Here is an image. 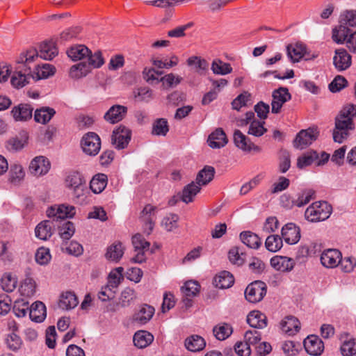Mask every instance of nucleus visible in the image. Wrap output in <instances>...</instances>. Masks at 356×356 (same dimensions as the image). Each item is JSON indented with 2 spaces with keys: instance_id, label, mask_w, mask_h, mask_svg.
Here are the masks:
<instances>
[{
  "instance_id": "nucleus-1",
  "label": "nucleus",
  "mask_w": 356,
  "mask_h": 356,
  "mask_svg": "<svg viewBox=\"0 0 356 356\" xmlns=\"http://www.w3.org/2000/svg\"><path fill=\"white\" fill-rule=\"evenodd\" d=\"M21 62L26 66V71L32 79L38 81L42 79H47L55 73V67L50 64H42L40 65V60H38V51L32 49L21 54Z\"/></svg>"
},
{
  "instance_id": "nucleus-2",
  "label": "nucleus",
  "mask_w": 356,
  "mask_h": 356,
  "mask_svg": "<svg viewBox=\"0 0 356 356\" xmlns=\"http://www.w3.org/2000/svg\"><path fill=\"white\" fill-rule=\"evenodd\" d=\"M332 211V206L327 202H315L307 208L305 217L310 222L323 221L330 217Z\"/></svg>"
},
{
  "instance_id": "nucleus-3",
  "label": "nucleus",
  "mask_w": 356,
  "mask_h": 356,
  "mask_svg": "<svg viewBox=\"0 0 356 356\" xmlns=\"http://www.w3.org/2000/svg\"><path fill=\"white\" fill-rule=\"evenodd\" d=\"M65 186L77 199L83 197L85 192L88 191L84 177L77 171H72L68 173L65 179Z\"/></svg>"
},
{
  "instance_id": "nucleus-4",
  "label": "nucleus",
  "mask_w": 356,
  "mask_h": 356,
  "mask_svg": "<svg viewBox=\"0 0 356 356\" xmlns=\"http://www.w3.org/2000/svg\"><path fill=\"white\" fill-rule=\"evenodd\" d=\"M333 40L338 44L346 42L348 49L356 53V31L353 32L343 25H339L332 30Z\"/></svg>"
},
{
  "instance_id": "nucleus-5",
  "label": "nucleus",
  "mask_w": 356,
  "mask_h": 356,
  "mask_svg": "<svg viewBox=\"0 0 356 356\" xmlns=\"http://www.w3.org/2000/svg\"><path fill=\"white\" fill-rule=\"evenodd\" d=\"M355 129L353 120L349 118H340L337 115L334 120V129L332 136L334 142L338 143H343V140L349 136V131Z\"/></svg>"
},
{
  "instance_id": "nucleus-6",
  "label": "nucleus",
  "mask_w": 356,
  "mask_h": 356,
  "mask_svg": "<svg viewBox=\"0 0 356 356\" xmlns=\"http://www.w3.org/2000/svg\"><path fill=\"white\" fill-rule=\"evenodd\" d=\"M267 291L265 282L257 280L250 283L245 290V299L252 303H257L263 300Z\"/></svg>"
},
{
  "instance_id": "nucleus-7",
  "label": "nucleus",
  "mask_w": 356,
  "mask_h": 356,
  "mask_svg": "<svg viewBox=\"0 0 356 356\" xmlns=\"http://www.w3.org/2000/svg\"><path fill=\"white\" fill-rule=\"evenodd\" d=\"M24 63L21 62V55L17 59V66L16 71L11 77V84L15 88L19 89L29 83V80L32 78V75L29 74L26 70V66H24Z\"/></svg>"
},
{
  "instance_id": "nucleus-8",
  "label": "nucleus",
  "mask_w": 356,
  "mask_h": 356,
  "mask_svg": "<svg viewBox=\"0 0 356 356\" xmlns=\"http://www.w3.org/2000/svg\"><path fill=\"white\" fill-rule=\"evenodd\" d=\"M83 151L88 155H97L101 148V141L99 136L94 132L85 134L81 140Z\"/></svg>"
},
{
  "instance_id": "nucleus-9",
  "label": "nucleus",
  "mask_w": 356,
  "mask_h": 356,
  "mask_svg": "<svg viewBox=\"0 0 356 356\" xmlns=\"http://www.w3.org/2000/svg\"><path fill=\"white\" fill-rule=\"evenodd\" d=\"M131 131L124 126L120 125L114 129L111 136V143L118 149L126 148L131 140Z\"/></svg>"
},
{
  "instance_id": "nucleus-10",
  "label": "nucleus",
  "mask_w": 356,
  "mask_h": 356,
  "mask_svg": "<svg viewBox=\"0 0 356 356\" xmlns=\"http://www.w3.org/2000/svg\"><path fill=\"white\" fill-rule=\"evenodd\" d=\"M318 134L316 128L301 130L294 139L293 146L297 149H303L317 139Z\"/></svg>"
},
{
  "instance_id": "nucleus-11",
  "label": "nucleus",
  "mask_w": 356,
  "mask_h": 356,
  "mask_svg": "<svg viewBox=\"0 0 356 356\" xmlns=\"http://www.w3.org/2000/svg\"><path fill=\"white\" fill-rule=\"evenodd\" d=\"M75 208L73 206H65L61 204L49 207L47 210V216L52 218L54 222L59 220H64L67 218H72L75 215Z\"/></svg>"
},
{
  "instance_id": "nucleus-12",
  "label": "nucleus",
  "mask_w": 356,
  "mask_h": 356,
  "mask_svg": "<svg viewBox=\"0 0 356 356\" xmlns=\"http://www.w3.org/2000/svg\"><path fill=\"white\" fill-rule=\"evenodd\" d=\"M157 208L148 204L141 211L139 219L143 222L144 233L149 235L154 227V218Z\"/></svg>"
},
{
  "instance_id": "nucleus-13",
  "label": "nucleus",
  "mask_w": 356,
  "mask_h": 356,
  "mask_svg": "<svg viewBox=\"0 0 356 356\" xmlns=\"http://www.w3.org/2000/svg\"><path fill=\"white\" fill-rule=\"evenodd\" d=\"M51 168L48 159L43 156H35L30 163L29 172L31 175L39 177L46 175Z\"/></svg>"
},
{
  "instance_id": "nucleus-14",
  "label": "nucleus",
  "mask_w": 356,
  "mask_h": 356,
  "mask_svg": "<svg viewBox=\"0 0 356 356\" xmlns=\"http://www.w3.org/2000/svg\"><path fill=\"white\" fill-rule=\"evenodd\" d=\"M273 100L271 102L272 113H278L283 104L291 99V95L289 90L285 87H280L273 92Z\"/></svg>"
},
{
  "instance_id": "nucleus-15",
  "label": "nucleus",
  "mask_w": 356,
  "mask_h": 356,
  "mask_svg": "<svg viewBox=\"0 0 356 356\" xmlns=\"http://www.w3.org/2000/svg\"><path fill=\"white\" fill-rule=\"evenodd\" d=\"M307 353L311 355H320L324 350L323 341L316 335L308 336L303 342Z\"/></svg>"
},
{
  "instance_id": "nucleus-16",
  "label": "nucleus",
  "mask_w": 356,
  "mask_h": 356,
  "mask_svg": "<svg viewBox=\"0 0 356 356\" xmlns=\"http://www.w3.org/2000/svg\"><path fill=\"white\" fill-rule=\"evenodd\" d=\"M282 236L288 244H296L300 238V229L296 224L289 222L282 227Z\"/></svg>"
},
{
  "instance_id": "nucleus-17",
  "label": "nucleus",
  "mask_w": 356,
  "mask_h": 356,
  "mask_svg": "<svg viewBox=\"0 0 356 356\" xmlns=\"http://www.w3.org/2000/svg\"><path fill=\"white\" fill-rule=\"evenodd\" d=\"M127 107L122 105H113L104 114V118L111 124L118 123L127 115Z\"/></svg>"
},
{
  "instance_id": "nucleus-18",
  "label": "nucleus",
  "mask_w": 356,
  "mask_h": 356,
  "mask_svg": "<svg viewBox=\"0 0 356 356\" xmlns=\"http://www.w3.org/2000/svg\"><path fill=\"white\" fill-rule=\"evenodd\" d=\"M341 259V253L336 249L325 250L321 257V264L326 268H334L337 266Z\"/></svg>"
},
{
  "instance_id": "nucleus-19",
  "label": "nucleus",
  "mask_w": 356,
  "mask_h": 356,
  "mask_svg": "<svg viewBox=\"0 0 356 356\" xmlns=\"http://www.w3.org/2000/svg\"><path fill=\"white\" fill-rule=\"evenodd\" d=\"M56 225L51 220L40 222L35 229V236L44 241L49 239L52 236Z\"/></svg>"
},
{
  "instance_id": "nucleus-20",
  "label": "nucleus",
  "mask_w": 356,
  "mask_h": 356,
  "mask_svg": "<svg viewBox=\"0 0 356 356\" xmlns=\"http://www.w3.org/2000/svg\"><path fill=\"white\" fill-rule=\"evenodd\" d=\"M333 63L339 71L345 70L351 65V56L344 49H337L333 58Z\"/></svg>"
},
{
  "instance_id": "nucleus-21",
  "label": "nucleus",
  "mask_w": 356,
  "mask_h": 356,
  "mask_svg": "<svg viewBox=\"0 0 356 356\" xmlns=\"http://www.w3.org/2000/svg\"><path fill=\"white\" fill-rule=\"evenodd\" d=\"M227 142L226 134L221 128H218L212 132L207 140L209 146L215 149L223 147Z\"/></svg>"
},
{
  "instance_id": "nucleus-22",
  "label": "nucleus",
  "mask_w": 356,
  "mask_h": 356,
  "mask_svg": "<svg viewBox=\"0 0 356 356\" xmlns=\"http://www.w3.org/2000/svg\"><path fill=\"white\" fill-rule=\"evenodd\" d=\"M33 108L28 104H20L13 108L11 113L16 121H26L32 118Z\"/></svg>"
},
{
  "instance_id": "nucleus-23",
  "label": "nucleus",
  "mask_w": 356,
  "mask_h": 356,
  "mask_svg": "<svg viewBox=\"0 0 356 356\" xmlns=\"http://www.w3.org/2000/svg\"><path fill=\"white\" fill-rule=\"evenodd\" d=\"M155 309L149 305H143L133 317L134 321L140 325L146 324L154 314Z\"/></svg>"
},
{
  "instance_id": "nucleus-24",
  "label": "nucleus",
  "mask_w": 356,
  "mask_h": 356,
  "mask_svg": "<svg viewBox=\"0 0 356 356\" xmlns=\"http://www.w3.org/2000/svg\"><path fill=\"white\" fill-rule=\"evenodd\" d=\"M30 318L35 322H42L47 316L46 307L42 302L36 301L29 307Z\"/></svg>"
},
{
  "instance_id": "nucleus-25",
  "label": "nucleus",
  "mask_w": 356,
  "mask_h": 356,
  "mask_svg": "<svg viewBox=\"0 0 356 356\" xmlns=\"http://www.w3.org/2000/svg\"><path fill=\"white\" fill-rule=\"evenodd\" d=\"M38 51V60L40 58L51 60L58 54V49L51 42H42Z\"/></svg>"
},
{
  "instance_id": "nucleus-26",
  "label": "nucleus",
  "mask_w": 356,
  "mask_h": 356,
  "mask_svg": "<svg viewBox=\"0 0 356 356\" xmlns=\"http://www.w3.org/2000/svg\"><path fill=\"white\" fill-rule=\"evenodd\" d=\"M270 265L277 270L290 271L293 268V261L289 257L275 256L270 259Z\"/></svg>"
},
{
  "instance_id": "nucleus-27",
  "label": "nucleus",
  "mask_w": 356,
  "mask_h": 356,
  "mask_svg": "<svg viewBox=\"0 0 356 356\" xmlns=\"http://www.w3.org/2000/svg\"><path fill=\"white\" fill-rule=\"evenodd\" d=\"M247 322L250 326L262 329L267 326V318L266 315L259 311H252L247 316Z\"/></svg>"
},
{
  "instance_id": "nucleus-28",
  "label": "nucleus",
  "mask_w": 356,
  "mask_h": 356,
  "mask_svg": "<svg viewBox=\"0 0 356 356\" xmlns=\"http://www.w3.org/2000/svg\"><path fill=\"white\" fill-rule=\"evenodd\" d=\"M300 328V323L298 319L294 316H289L285 317L281 322V329L289 335L296 334Z\"/></svg>"
},
{
  "instance_id": "nucleus-29",
  "label": "nucleus",
  "mask_w": 356,
  "mask_h": 356,
  "mask_svg": "<svg viewBox=\"0 0 356 356\" xmlns=\"http://www.w3.org/2000/svg\"><path fill=\"white\" fill-rule=\"evenodd\" d=\"M124 250L121 242H115L107 248L105 257L107 260L118 262L124 254Z\"/></svg>"
},
{
  "instance_id": "nucleus-30",
  "label": "nucleus",
  "mask_w": 356,
  "mask_h": 356,
  "mask_svg": "<svg viewBox=\"0 0 356 356\" xmlns=\"http://www.w3.org/2000/svg\"><path fill=\"white\" fill-rule=\"evenodd\" d=\"M134 345L139 348H145L154 341V336L146 330L136 332L133 337Z\"/></svg>"
},
{
  "instance_id": "nucleus-31",
  "label": "nucleus",
  "mask_w": 356,
  "mask_h": 356,
  "mask_svg": "<svg viewBox=\"0 0 356 356\" xmlns=\"http://www.w3.org/2000/svg\"><path fill=\"white\" fill-rule=\"evenodd\" d=\"M306 47L302 43L297 42L294 45L289 44L286 47L287 55L293 63L298 62L306 55Z\"/></svg>"
},
{
  "instance_id": "nucleus-32",
  "label": "nucleus",
  "mask_w": 356,
  "mask_h": 356,
  "mask_svg": "<svg viewBox=\"0 0 356 356\" xmlns=\"http://www.w3.org/2000/svg\"><path fill=\"white\" fill-rule=\"evenodd\" d=\"M234 283V278L229 272L222 271L213 279V284L219 289H228Z\"/></svg>"
},
{
  "instance_id": "nucleus-33",
  "label": "nucleus",
  "mask_w": 356,
  "mask_h": 356,
  "mask_svg": "<svg viewBox=\"0 0 356 356\" xmlns=\"http://www.w3.org/2000/svg\"><path fill=\"white\" fill-rule=\"evenodd\" d=\"M90 50L85 45L78 44L71 47L67 51V54L73 61L85 60Z\"/></svg>"
},
{
  "instance_id": "nucleus-34",
  "label": "nucleus",
  "mask_w": 356,
  "mask_h": 356,
  "mask_svg": "<svg viewBox=\"0 0 356 356\" xmlns=\"http://www.w3.org/2000/svg\"><path fill=\"white\" fill-rule=\"evenodd\" d=\"M200 190L201 186L197 184L196 181H192L183 188L181 200L186 204L191 202Z\"/></svg>"
},
{
  "instance_id": "nucleus-35",
  "label": "nucleus",
  "mask_w": 356,
  "mask_h": 356,
  "mask_svg": "<svg viewBox=\"0 0 356 356\" xmlns=\"http://www.w3.org/2000/svg\"><path fill=\"white\" fill-rule=\"evenodd\" d=\"M215 168L210 165L204 166L197 175L195 181L199 185L206 186L210 183L215 175Z\"/></svg>"
},
{
  "instance_id": "nucleus-36",
  "label": "nucleus",
  "mask_w": 356,
  "mask_h": 356,
  "mask_svg": "<svg viewBox=\"0 0 356 356\" xmlns=\"http://www.w3.org/2000/svg\"><path fill=\"white\" fill-rule=\"evenodd\" d=\"M108 178L105 174L95 175L90 182V188L96 194L102 193L107 185Z\"/></svg>"
},
{
  "instance_id": "nucleus-37",
  "label": "nucleus",
  "mask_w": 356,
  "mask_h": 356,
  "mask_svg": "<svg viewBox=\"0 0 356 356\" xmlns=\"http://www.w3.org/2000/svg\"><path fill=\"white\" fill-rule=\"evenodd\" d=\"M240 238L245 245L250 248L258 249L261 244L258 235L250 231L242 232L240 234Z\"/></svg>"
},
{
  "instance_id": "nucleus-38",
  "label": "nucleus",
  "mask_w": 356,
  "mask_h": 356,
  "mask_svg": "<svg viewBox=\"0 0 356 356\" xmlns=\"http://www.w3.org/2000/svg\"><path fill=\"white\" fill-rule=\"evenodd\" d=\"M79 302L76 295L70 291L63 293L60 299L59 307L63 309H72L77 306Z\"/></svg>"
},
{
  "instance_id": "nucleus-39",
  "label": "nucleus",
  "mask_w": 356,
  "mask_h": 356,
  "mask_svg": "<svg viewBox=\"0 0 356 356\" xmlns=\"http://www.w3.org/2000/svg\"><path fill=\"white\" fill-rule=\"evenodd\" d=\"M205 346L204 339L199 335H192L185 340L186 348L191 352L202 350Z\"/></svg>"
},
{
  "instance_id": "nucleus-40",
  "label": "nucleus",
  "mask_w": 356,
  "mask_h": 356,
  "mask_svg": "<svg viewBox=\"0 0 356 356\" xmlns=\"http://www.w3.org/2000/svg\"><path fill=\"white\" fill-rule=\"evenodd\" d=\"M56 111L50 107H42L35 111L34 119L37 122L47 124L55 115Z\"/></svg>"
},
{
  "instance_id": "nucleus-41",
  "label": "nucleus",
  "mask_w": 356,
  "mask_h": 356,
  "mask_svg": "<svg viewBox=\"0 0 356 356\" xmlns=\"http://www.w3.org/2000/svg\"><path fill=\"white\" fill-rule=\"evenodd\" d=\"M84 61L86 65H88L90 72L93 68H99L104 63V59L100 51H96L94 54H92L90 51V53L88 54Z\"/></svg>"
},
{
  "instance_id": "nucleus-42",
  "label": "nucleus",
  "mask_w": 356,
  "mask_h": 356,
  "mask_svg": "<svg viewBox=\"0 0 356 356\" xmlns=\"http://www.w3.org/2000/svg\"><path fill=\"white\" fill-rule=\"evenodd\" d=\"M90 72L88 65H86L85 61L83 60L72 65L70 67L69 71V76L72 79H79L87 76Z\"/></svg>"
},
{
  "instance_id": "nucleus-43",
  "label": "nucleus",
  "mask_w": 356,
  "mask_h": 356,
  "mask_svg": "<svg viewBox=\"0 0 356 356\" xmlns=\"http://www.w3.org/2000/svg\"><path fill=\"white\" fill-rule=\"evenodd\" d=\"M213 73L218 75H226L232 72V67L228 63H225L220 59L213 60L211 66Z\"/></svg>"
},
{
  "instance_id": "nucleus-44",
  "label": "nucleus",
  "mask_w": 356,
  "mask_h": 356,
  "mask_svg": "<svg viewBox=\"0 0 356 356\" xmlns=\"http://www.w3.org/2000/svg\"><path fill=\"white\" fill-rule=\"evenodd\" d=\"M340 25L349 27H356V10H346L339 17Z\"/></svg>"
},
{
  "instance_id": "nucleus-45",
  "label": "nucleus",
  "mask_w": 356,
  "mask_h": 356,
  "mask_svg": "<svg viewBox=\"0 0 356 356\" xmlns=\"http://www.w3.org/2000/svg\"><path fill=\"white\" fill-rule=\"evenodd\" d=\"M318 160V153L316 151H310L298 157L297 161V167L302 169L307 166L316 163Z\"/></svg>"
},
{
  "instance_id": "nucleus-46",
  "label": "nucleus",
  "mask_w": 356,
  "mask_h": 356,
  "mask_svg": "<svg viewBox=\"0 0 356 356\" xmlns=\"http://www.w3.org/2000/svg\"><path fill=\"white\" fill-rule=\"evenodd\" d=\"M169 131L168 121L165 118L156 119L152 124V134L165 136Z\"/></svg>"
},
{
  "instance_id": "nucleus-47",
  "label": "nucleus",
  "mask_w": 356,
  "mask_h": 356,
  "mask_svg": "<svg viewBox=\"0 0 356 356\" xmlns=\"http://www.w3.org/2000/svg\"><path fill=\"white\" fill-rule=\"evenodd\" d=\"M232 326L227 323H222L213 328V334L218 340L226 339L232 334Z\"/></svg>"
},
{
  "instance_id": "nucleus-48",
  "label": "nucleus",
  "mask_w": 356,
  "mask_h": 356,
  "mask_svg": "<svg viewBox=\"0 0 356 356\" xmlns=\"http://www.w3.org/2000/svg\"><path fill=\"white\" fill-rule=\"evenodd\" d=\"M136 298V294L131 288L124 289L120 295L118 305L122 307H127Z\"/></svg>"
},
{
  "instance_id": "nucleus-49",
  "label": "nucleus",
  "mask_w": 356,
  "mask_h": 356,
  "mask_svg": "<svg viewBox=\"0 0 356 356\" xmlns=\"http://www.w3.org/2000/svg\"><path fill=\"white\" fill-rule=\"evenodd\" d=\"M17 278L13 277L11 273H5L1 280V286L6 292H12L17 286Z\"/></svg>"
},
{
  "instance_id": "nucleus-50",
  "label": "nucleus",
  "mask_w": 356,
  "mask_h": 356,
  "mask_svg": "<svg viewBox=\"0 0 356 356\" xmlns=\"http://www.w3.org/2000/svg\"><path fill=\"white\" fill-rule=\"evenodd\" d=\"M282 239L279 235H270L265 241L266 249L273 252H275L282 247Z\"/></svg>"
},
{
  "instance_id": "nucleus-51",
  "label": "nucleus",
  "mask_w": 356,
  "mask_h": 356,
  "mask_svg": "<svg viewBox=\"0 0 356 356\" xmlns=\"http://www.w3.org/2000/svg\"><path fill=\"white\" fill-rule=\"evenodd\" d=\"M234 143L238 148L243 152H246L249 143H251V140L240 130L236 129L234 132Z\"/></svg>"
},
{
  "instance_id": "nucleus-52",
  "label": "nucleus",
  "mask_w": 356,
  "mask_h": 356,
  "mask_svg": "<svg viewBox=\"0 0 356 356\" xmlns=\"http://www.w3.org/2000/svg\"><path fill=\"white\" fill-rule=\"evenodd\" d=\"M181 291L184 296L194 297L196 296L200 291V285L197 282H186L181 288Z\"/></svg>"
},
{
  "instance_id": "nucleus-53",
  "label": "nucleus",
  "mask_w": 356,
  "mask_h": 356,
  "mask_svg": "<svg viewBox=\"0 0 356 356\" xmlns=\"http://www.w3.org/2000/svg\"><path fill=\"white\" fill-rule=\"evenodd\" d=\"M264 121L253 120L250 124L248 134L256 137L261 136L267 131V129L264 127Z\"/></svg>"
},
{
  "instance_id": "nucleus-54",
  "label": "nucleus",
  "mask_w": 356,
  "mask_h": 356,
  "mask_svg": "<svg viewBox=\"0 0 356 356\" xmlns=\"http://www.w3.org/2000/svg\"><path fill=\"white\" fill-rule=\"evenodd\" d=\"M74 232V225L70 221H65L61 226H59V234L63 240H69Z\"/></svg>"
},
{
  "instance_id": "nucleus-55",
  "label": "nucleus",
  "mask_w": 356,
  "mask_h": 356,
  "mask_svg": "<svg viewBox=\"0 0 356 356\" xmlns=\"http://www.w3.org/2000/svg\"><path fill=\"white\" fill-rule=\"evenodd\" d=\"M314 194L315 192L312 189L304 190L301 193H299L298 195V198L296 200V206L301 207L307 204L311 200L314 198Z\"/></svg>"
},
{
  "instance_id": "nucleus-56",
  "label": "nucleus",
  "mask_w": 356,
  "mask_h": 356,
  "mask_svg": "<svg viewBox=\"0 0 356 356\" xmlns=\"http://www.w3.org/2000/svg\"><path fill=\"white\" fill-rule=\"evenodd\" d=\"M25 173L20 165H13L10 171V180L13 184L19 183L24 177Z\"/></svg>"
},
{
  "instance_id": "nucleus-57",
  "label": "nucleus",
  "mask_w": 356,
  "mask_h": 356,
  "mask_svg": "<svg viewBox=\"0 0 356 356\" xmlns=\"http://www.w3.org/2000/svg\"><path fill=\"white\" fill-rule=\"evenodd\" d=\"M132 244L135 251L149 250L150 246V243L140 234H136L132 237Z\"/></svg>"
},
{
  "instance_id": "nucleus-58",
  "label": "nucleus",
  "mask_w": 356,
  "mask_h": 356,
  "mask_svg": "<svg viewBox=\"0 0 356 356\" xmlns=\"http://www.w3.org/2000/svg\"><path fill=\"white\" fill-rule=\"evenodd\" d=\"M179 216L175 213H169L163 218L161 222V226L168 232H171L177 227V221Z\"/></svg>"
},
{
  "instance_id": "nucleus-59",
  "label": "nucleus",
  "mask_w": 356,
  "mask_h": 356,
  "mask_svg": "<svg viewBox=\"0 0 356 356\" xmlns=\"http://www.w3.org/2000/svg\"><path fill=\"white\" fill-rule=\"evenodd\" d=\"M35 261L40 265L47 264L51 259V254L48 248L41 247L38 249L35 255Z\"/></svg>"
},
{
  "instance_id": "nucleus-60",
  "label": "nucleus",
  "mask_w": 356,
  "mask_h": 356,
  "mask_svg": "<svg viewBox=\"0 0 356 356\" xmlns=\"http://www.w3.org/2000/svg\"><path fill=\"white\" fill-rule=\"evenodd\" d=\"M29 302L23 300L15 301L13 307V312L17 317H24L29 310Z\"/></svg>"
},
{
  "instance_id": "nucleus-61",
  "label": "nucleus",
  "mask_w": 356,
  "mask_h": 356,
  "mask_svg": "<svg viewBox=\"0 0 356 356\" xmlns=\"http://www.w3.org/2000/svg\"><path fill=\"white\" fill-rule=\"evenodd\" d=\"M347 80L341 75H337L329 84V89L332 92H337L347 86Z\"/></svg>"
},
{
  "instance_id": "nucleus-62",
  "label": "nucleus",
  "mask_w": 356,
  "mask_h": 356,
  "mask_svg": "<svg viewBox=\"0 0 356 356\" xmlns=\"http://www.w3.org/2000/svg\"><path fill=\"white\" fill-rule=\"evenodd\" d=\"M6 343L7 347L13 351L18 350L22 345L20 337L15 333L8 334L6 339Z\"/></svg>"
},
{
  "instance_id": "nucleus-63",
  "label": "nucleus",
  "mask_w": 356,
  "mask_h": 356,
  "mask_svg": "<svg viewBox=\"0 0 356 356\" xmlns=\"http://www.w3.org/2000/svg\"><path fill=\"white\" fill-rule=\"evenodd\" d=\"M337 115H339L340 118H349L353 120L356 118V105L353 104L345 105Z\"/></svg>"
},
{
  "instance_id": "nucleus-64",
  "label": "nucleus",
  "mask_w": 356,
  "mask_h": 356,
  "mask_svg": "<svg viewBox=\"0 0 356 356\" xmlns=\"http://www.w3.org/2000/svg\"><path fill=\"white\" fill-rule=\"evenodd\" d=\"M341 352L343 356H352L356 353V342L354 339H350L343 343L341 346Z\"/></svg>"
}]
</instances>
